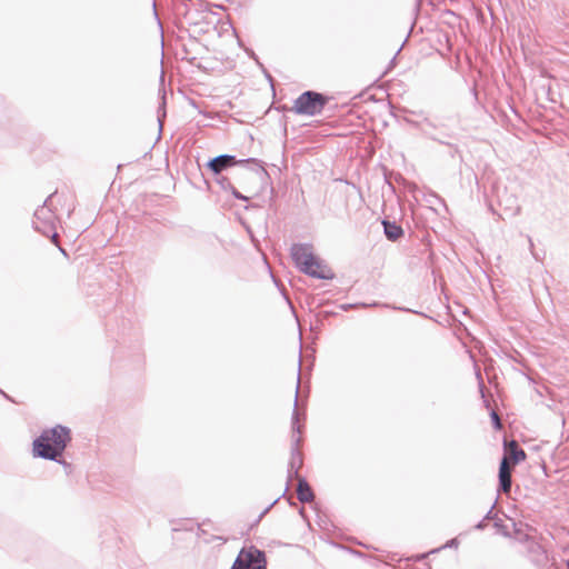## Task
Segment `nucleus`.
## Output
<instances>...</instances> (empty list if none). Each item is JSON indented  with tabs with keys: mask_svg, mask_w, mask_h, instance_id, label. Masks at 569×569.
Here are the masks:
<instances>
[{
	"mask_svg": "<svg viewBox=\"0 0 569 569\" xmlns=\"http://www.w3.org/2000/svg\"><path fill=\"white\" fill-rule=\"evenodd\" d=\"M70 441V429L57 425L50 429L43 430L41 435L33 440V456L67 466L64 461L59 460V457H61Z\"/></svg>",
	"mask_w": 569,
	"mask_h": 569,
	"instance_id": "f257e3e1",
	"label": "nucleus"
},
{
	"mask_svg": "<svg viewBox=\"0 0 569 569\" xmlns=\"http://www.w3.org/2000/svg\"><path fill=\"white\" fill-rule=\"evenodd\" d=\"M291 257L296 266L301 272L316 279H332L333 273L328 269L321 260H319L312 251L309 243H295L291 247Z\"/></svg>",
	"mask_w": 569,
	"mask_h": 569,
	"instance_id": "f03ea898",
	"label": "nucleus"
},
{
	"mask_svg": "<svg viewBox=\"0 0 569 569\" xmlns=\"http://www.w3.org/2000/svg\"><path fill=\"white\" fill-rule=\"evenodd\" d=\"M299 382H300V373H298V385L296 388V398H295L293 412H292V419H291L292 437H291V448H290V460L288 463V479L289 480L300 477L299 469L303 465V457L300 451V445H301L302 439L299 436V433L301 432V426L299 425L300 415L298 411Z\"/></svg>",
	"mask_w": 569,
	"mask_h": 569,
	"instance_id": "7ed1b4c3",
	"label": "nucleus"
},
{
	"mask_svg": "<svg viewBox=\"0 0 569 569\" xmlns=\"http://www.w3.org/2000/svg\"><path fill=\"white\" fill-rule=\"evenodd\" d=\"M56 192L48 196L43 204L40 206L33 214L32 224L34 230L51 239L58 246L59 234L57 232V214L52 209V200Z\"/></svg>",
	"mask_w": 569,
	"mask_h": 569,
	"instance_id": "20e7f679",
	"label": "nucleus"
},
{
	"mask_svg": "<svg viewBox=\"0 0 569 569\" xmlns=\"http://www.w3.org/2000/svg\"><path fill=\"white\" fill-rule=\"evenodd\" d=\"M328 101L329 98L323 93L308 90L295 100L292 111L297 114L315 117L323 111Z\"/></svg>",
	"mask_w": 569,
	"mask_h": 569,
	"instance_id": "39448f33",
	"label": "nucleus"
},
{
	"mask_svg": "<svg viewBox=\"0 0 569 569\" xmlns=\"http://www.w3.org/2000/svg\"><path fill=\"white\" fill-rule=\"evenodd\" d=\"M233 166H246L249 169L259 172L262 176H267L268 172L262 166L261 161L256 158H248L237 160L234 156L231 154H220L212 159H210L207 163V168L214 174L219 176L223 170L231 168Z\"/></svg>",
	"mask_w": 569,
	"mask_h": 569,
	"instance_id": "423d86ee",
	"label": "nucleus"
},
{
	"mask_svg": "<svg viewBox=\"0 0 569 569\" xmlns=\"http://www.w3.org/2000/svg\"><path fill=\"white\" fill-rule=\"evenodd\" d=\"M230 569H267L266 553L254 546L243 547Z\"/></svg>",
	"mask_w": 569,
	"mask_h": 569,
	"instance_id": "0eeeda50",
	"label": "nucleus"
},
{
	"mask_svg": "<svg viewBox=\"0 0 569 569\" xmlns=\"http://www.w3.org/2000/svg\"><path fill=\"white\" fill-rule=\"evenodd\" d=\"M419 126H420L423 134H426L428 138H430L433 141L439 142L441 144L448 146L450 148L451 157H455L457 153H459V147L457 144H453V143L449 142L448 140H445L443 138L432 133V130H435L437 128V124L432 120H430L429 118H425L419 123Z\"/></svg>",
	"mask_w": 569,
	"mask_h": 569,
	"instance_id": "6e6552de",
	"label": "nucleus"
},
{
	"mask_svg": "<svg viewBox=\"0 0 569 569\" xmlns=\"http://www.w3.org/2000/svg\"><path fill=\"white\" fill-rule=\"evenodd\" d=\"M512 466L509 465V458L503 456L499 466V491L508 493L512 485Z\"/></svg>",
	"mask_w": 569,
	"mask_h": 569,
	"instance_id": "1a4fd4ad",
	"label": "nucleus"
},
{
	"mask_svg": "<svg viewBox=\"0 0 569 569\" xmlns=\"http://www.w3.org/2000/svg\"><path fill=\"white\" fill-rule=\"evenodd\" d=\"M505 456L509 458V465L512 467L523 461L527 457L525 450L520 448L516 440H511L509 443L505 441Z\"/></svg>",
	"mask_w": 569,
	"mask_h": 569,
	"instance_id": "9d476101",
	"label": "nucleus"
},
{
	"mask_svg": "<svg viewBox=\"0 0 569 569\" xmlns=\"http://www.w3.org/2000/svg\"><path fill=\"white\" fill-rule=\"evenodd\" d=\"M298 480L297 485V498L300 502H311L315 499L313 491L311 487L309 486L308 481L302 478L298 477L296 478Z\"/></svg>",
	"mask_w": 569,
	"mask_h": 569,
	"instance_id": "9b49d317",
	"label": "nucleus"
},
{
	"mask_svg": "<svg viewBox=\"0 0 569 569\" xmlns=\"http://www.w3.org/2000/svg\"><path fill=\"white\" fill-rule=\"evenodd\" d=\"M383 232L388 240L397 241L403 234L401 226L395 221L382 220Z\"/></svg>",
	"mask_w": 569,
	"mask_h": 569,
	"instance_id": "f8f14e48",
	"label": "nucleus"
},
{
	"mask_svg": "<svg viewBox=\"0 0 569 569\" xmlns=\"http://www.w3.org/2000/svg\"><path fill=\"white\" fill-rule=\"evenodd\" d=\"M216 181L224 191H229L233 187L229 178L219 174Z\"/></svg>",
	"mask_w": 569,
	"mask_h": 569,
	"instance_id": "ddd939ff",
	"label": "nucleus"
},
{
	"mask_svg": "<svg viewBox=\"0 0 569 569\" xmlns=\"http://www.w3.org/2000/svg\"><path fill=\"white\" fill-rule=\"evenodd\" d=\"M458 545H459L458 539H457V538H453V539H450V540H449L445 546H442V547H441V549H443V548H457V547H458ZM439 550H440V548L435 549V550H432L431 552H437V551H439Z\"/></svg>",
	"mask_w": 569,
	"mask_h": 569,
	"instance_id": "4468645a",
	"label": "nucleus"
},
{
	"mask_svg": "<svg viewBox=\"0 0 569 569\" xmlns=\"http://www.w3.org/2000/svg\"><path fill=\"white\" fill-rule=\"evenodd\" d=\"M491 419H492L493 427L496 429H500L502 427L501 420L496 411L491 412Z\"/></svg>",
	"mask_w": 569,
	"mask_h": 569,
	"instance_id": "2eb2a0df",
	"label": "nucleus"
},
{
	"mask_svg": "<svg viewBox=\"0 0 569 569\" xmlns=\"http://www.w3.org/2000/svg\"><path fill=\"white\" fill-rule=\"evenodd\" d=\"M231 194L238 199V200H242V201H248V197L243 196L242 193H240L234 187H232L230 190Z\"/></svg>",
	"mask_w": 569,
	"mask_h": 569,
	"instance_id": "dca6fc26",
	"label": "nucleus"
},
{
	"mask_svg": "<svg viewBox=\"0 0 569 569\" xmlns=\"http://www.w3.org/2000/svg\"><path fill=\"white\" fill-rule=\"evenodd\" d=\"M508 209H510L513 214H518L519 211H520V207L519 206H510V207H508Z\"/></svg>",
	"mask_w": 569,
	"mask_h": 569,
	"instance_id": "f3484780",
	"label": "nucleus"
},
{
	"mask_svg": "<svg viewBox=\"0 0 569 569\" xmlns=\"http://www.w3.org/2000/svg\"><path fill=\"white\" fill-rule=\"evenodd\" d=\"M359 305H341L340 308L345 311L351 309V308H356L358 307Z\"/></svg>",
	"mask_w": 569,
	"mask_h": 569,
	"instance_id": "a211bd4d",
	"label": "nucleus"
},
{
	"mask_svg": "<svg viewBox=\"0 0 569 569\" xmlns=\"http://www.w3.org/2000/svg\"><path fill=\"white\" fill-rule=\"evenodd\" d=\"M485 522H486V520H485V519H482L480 522H478V523L475 526V528H476V529H478V530L483 529V528H485V526H486V525H485Z\"/></svg>",
	"mask_w": 569,
	"mask_h": 569,
	"instance_id": "6ab92c4d",
	"label": "nucleus"
},
{
	"mask_svg": "<svg viewBox=\"0 0 569 569\" xmlns=\"http://www.w3.org/2000/svg\"><path fill=\"white\" fill-rule=\"evenodd\" d=\"M490 518H491V510H489V511L487 512V515L485 516V518H483V519H485V520H488V519H490Z\"/></svg>",
	"mask_w": 569,
	"mask_h": 569,
	"instance_id": "aec40b11",
	"label": "nucleus"
},
{
	"mask_svg": "<svg viewBox=\"0 0 569 569\" xmlns=\"http://www.w3.org/2000/svg\"><path fill=\"white\" fill-rule=\"evenodd\" d=\"M0 392L3 395V397H4L6 399L11 400V398H10L7 393H4L2 390H0Z\"/></svg>",
	"mask_w": 569,
	"mask_h": 569,
	"instance_id": "412c9836",
	"label": "nucleus"
},
{
	"mask_svg": "<svg viewBox=\"0 0 569 569\" xmlns=\"http://www.w3.org/2000/svg\"><path fill=\"white\" fill-rule=\"evenodd\" d=\"M426 557H427V555L423 553V555L418 556L417 559L420 560V559H425Z\"/></svg>",
	"mask_w": 569,
	"mask_h": 569,
	"instance_id": "4be33fe9",
	"label": "nucleus"
},
{
	"mask_svg": "<svg viewBox=\"0 0 569 569\" xmlns=\"http://www.w3.org/2000/svg\"><path fill=\"white\" fill-rule=\"evenodd\" d=\"M445 137H446V138H448V139H451V138H453V134H451V133H446V134H445Z\"/></svg>",
	"mask_w": 569,
	"mask_h": 569,
	"instance_id": "5701e85b",
	"label": "nucleus"
},
{
	"mask_svg": "<svg viewBox=\"0 0 569 569\" xmlns=\"http://www.w3.org/2000/svg\"><path fill=\"white\" fill-rule=\"evenodd\" d=\"M166 104V101H164V94L162 96V103H161V107L162 108L163 106Z\"/></svg>",
	"mask_w": 569,
	"mask_h": 569,
	"instance_id": "b1692460",
	"label": "nucleus"
},
{
	"mask_svg": "<svg viewBox=\"0 0 569 569\" xmlns=\"http://www.w3.org/2000/svg\"><path fill=\"white\" fill-rule=\"evenodd\" d=\"M59 249L63 254H66V250L63 248L59 247Z\"/></svg>",
	"mask_w": 569,
	"mask_h": 569,
	"instance_id": "393cba45",
	"label": "nucleus"
},
{
	"mask_svg": "<svg viewBox=\"0 0 569 569\" xmlns=\"http://www.w3.org/2000/svg\"><path fill=\"white\" fill-rule=\"evenodd\" d=\"M529 243H530V247L533 246L532 240L530 238H529Z\"/></svg>",
	"mask_w": 569,
	"mask_h": 569,
	"instance_id": "a878e982",
	"label": "nucleus"
}]
</instances>
